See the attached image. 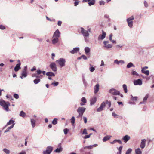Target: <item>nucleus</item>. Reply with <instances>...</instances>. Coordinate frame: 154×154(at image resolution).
Returning a JSON list of instances; mask_svg holds the SVG:
<instances>
[{
	"instance_id": "obj_1",
	"label": "nucleus",
	"mask_w": 154,
	"mask_h": 154,
	"mask_svg": "<svg viewBox=\"0 0 154 154\" xmlns=\"http://www.w3.org/2000/svg\"><path fill=\"white\" fill-rule=\"evenodd\" d=\"M81 32L84 37L85 41L87 42L88 41L87 38L88 37L89 35V34L88 31L84 29L83 28H81Z\"/></svg>"
},
{
	"instance_id": "obj_2",
	"label": "nucleus",
	"mask_w": 154,
	"mask_h": 154,
	"mask_svg": "<svg viewBox=\"0 0 154 154\" xmlns=\"http://www.w3.org/2000/svg\"><path fill=\"white\" fill-rule=\"evenodd\" d=\"M56 62L59 64L60 67H62L65 66L66 60L64 58H60L58 60H56Z\"/></svg>"
},
{
	"instance_id": "obj_3",
	"label": "nucleus",
	"mask_w": 154,
	"mask_h": 154,
	"mask_svg": "<svg viewBox=\"0 0 154 154\" xmlns=\"http://www.w3.org/2000/svg\"><path fill=\"white\" fill-rule=\"evenodd\" d=\"M109 92L114 95H119L120 94L119 91L114 88H112L109 90Z\"/></svg>"
},
{
	"instance_id": "obj_4",
	"label": "nucleus",
	"mask_w": 154,
	"mask_h": 154,
	"mask_svg": "<svg viewBox=\"0 0 154 154\" xmlns=\"http://www.w3.org/2000/svg\"><path fill=\"white\" fill-rule=\"evenodd\" d=\"M134 19V17L132 16L127 19L128 26L131 28L132 27L133 25L132 20Z\"/></svg>"
},
{
	"instance_id": "obj_5",
	"label": "nucleus",
	"mask_w": 154,
	"mask_h": 154,
	"mask_svg": "<svg viewBox=\"0 0 154 154\" xmlns=\"http://www.w3.org/2000/svg\"><path fill=\"white\" fill-rule=\"evenodd\" d=\"M53 150V147L51 146H48L46 149L43 152V154H50Z\"/></svg>"
},
{
	"instance_id": "obj_6",
	"label": "nucleus",
	"mask_w": 154,
	"mask_h": 154,
	"mask_svg": "<svg viewBox=\"0 0 154 154\" xmlns=\"http://www.w3.org/2000/svg\"><path fill=\"white\" fill-rule=\"evenodd\" d=\"M85 109L86 108H85L82 107H79L77 109V112L80 115H83Z\"/></svg>"
},
{
	"instance_id": "obj_7",
	"label": "nucleus",
	"mask_w": 154,
	"mask_h": 154,
	"mask_svg": "<svg viewBox=\"0 0 154 154\" xmlns=\"http://www.w3.org/2000/svg\"><path fill=\"white\" fill-rule=\"evenodd\" d=\"M82 2L88 3L89 6H91L95 4V0H83Z\"/></svg>"
},
{
	"instance_id": "obj_8",
	"label": "nucleus",
	"mask_w": 154,
	"mask_h": 154,
	"mask_svg": "<svg viewBox=\"0 0 154 154\" xmlns=\"http://www.w3.org/2000/svg\"><path fill=\"white\" fill-rule=\"evenodd\" d=\"M133 83L135 85H141L142 84V80L139 79L134 80L133 81Z\"/></svg>"
},
{
	"instance_id": "obj_9",
	"label": "nucleus",
	"mask_w": 154,
	"mask_h": 154,
	"mask_svg": "<svg viewBox=\"0 0 154 154\" xmlns=\"http://www.w3.org/2000/svg\"><path fill=\"white\" fill-rule=\"evenodd\" d=\"M50 67L53 71L56 72L57 71V68L56 65L54 63H51L50 65Z\"/></svg>"
},
{
	"instance_id": "obj_10",
	"label": "nucleus",
	"mask_w": 154,
	"mask_h": 154,
	"mask_svg": "<svg viewBox=\"0 0 154 154\" xmlns=\"http://www.w3.org/2000/svg\"><path fill=\"white\" fill-rule=\"evenodd\" d=\"M103 43L104 45V47L107 49L111 48L112 46V45L111 44H108L109 43L108 41H105L103 42Z\"/></svg>"
},
{
	"instance_id": "obj_11",
	"label": "nucleus",
	"mask_w": 154,
	"mask_h": 154,
	"mask_svg": "<svg viewBox=\"0 0 154 154\" xmlns=\"http://www.w3.org/2000/svg\"><path fill=\"white\" fill-rule=\"evenodd\" d=\"M106 106V103L103 102L100 105V107L97 109V112H100L102 111L103 108Z\"/></svg>"
},
{
	"instance_id": "obj_12",
	"label": "nucleus",
	"mask_w": 154,
	"mask_h": 154,
	"mask_svg": "<svg viewBox=\"0 0 154 154\" xmlns=\"http://www.w3.org/2000/svg\"><path fill=\"white\" fill-rule=\"evenodd\" d=\"M106 33L105 32L102 31V35H100L98 37V40H102L103 39L106 37Z\"/></svg>"
},
{
	"instance_id": "obj_13",
	"label": "nucleus",
	"mask_w": 154,
	"mask_h": 154,
	"mask_svg": "<svg viewBox=\"0 0 154 154\" xmlns=\"http://www.w3.org/2000/svg\"><path fill=\"white\" fill-rule=\"evenodd\" d=\"M130 139V137L128 135H126L123 136L122 138L124 142H127Z\"/></svg>"
},
{
	"instance_id": "obj_14",
	"label": "nucleus",
	"mask_w": 154,
	"mask_h": 154,
	"mask_svg": "<svg viewBox=\"0 0 154 154\" xmlns=\"http://www.w3.org/2000/svg\"><path fill=\"white\" fill-rule=\"evenodd\" d=\"M0 105L3 107L6 105H10V103L8 102H6L4 100H1L0 101Z\"/></svg>"
},
{
	"instance_id": "obj_15",
	"label": "nucleus",
	"mask_w": 154,
	"mask_h": 154,
	"mask_svg": "<svg viewBox=\"0 0 154 154\" xmlns=\"http://www.w3.org/2000/svg\"><path fill=\"white\" fill-rule=\"evenodd\" d=\"M60 33L58 29H57L54 34L53 37L59 38L60 36Z\"/></svg>"
},
{
	"instance_id": "obj_16",
	"label": "nucleus",
	"mask_w": 154,
	"mask_h": 154,
	"mask_svg": "<svg viewBox=\"0 0 154 154\" xmlns=\"http://www.w3.org/2000/svg\"><path fill=\"white\" fill-rule=\"evenodd\" d=\"M146 141V140L145 139H142L141 140V142L140 145V147L142 149H143L145 146V143Z\"/></svg>"
},
{
	"instance_id": "obj_17",
	"label": "nucleus",
	"mask_w": 154,
	"mask_h": 154,
	"mask_svg": "<svg viewBox=\"0 0 154 154\" xmlns=\"http://www.w3.org/2000/svg\"><path fill=\"white\" fill-rule=\"evenodd\" d=\"M79 50V47L74 48L73 50L70 51V53L72 54H74L76 53Z\"/></svg>"
},
{
	"instance_id": "obj_18",
	"label": "nucleus",
	"mask_w": 154,
	"mask_h": 154,
	"mask_svg": "<svg viewBox=\"0 0 154 154\" xmlns=\"http://www.w3.org/2000/svg\"><path fill=\"white\" fill-rule=\"evenodd\" d=\"M97 146V144H95L92 145H90L85 146L83 148L84 149H92L94 147H95Z\"/></svg>"
},
{
	"instance_id": "obj_19",
	"label": "nucleus",
	"mask_w": 154,
	"mask_h": 154,
	"mask_svg": "<svg viewBox=\"0 0 154 154\" xmlns=\"http://www.w3.org/2000/svg\"><path fill=\"white\" fill-rule=\"evenodd\" d=\"M97 101V98L94 97L92 98L91 100L90 104L91 105H94Z\"/></svg>"
},
{
	"instance_id": "obj_20",
	"label": "nucleus",
	"mask_w": 154,
	"mask_h": 154,
	"mask_svg": "<svg viewBox=\"0 0 154 154\" xmlns=\"http://www.w3.org/2000/svg\"><path fill=\"white\" fill-rule=\"evenodd\" d=\"M99 89V85L98 84H97L94 87V93L95 94L97 93Z\"/></svg>"
},
{
	"instance_id": "obj_21",
	"label": "nucleus",
	"mask_w": 154,
	"mask_h": 154,
	"mask_svg": "<svg viewBox=\"0 0 154 154\" xmlns=\"http://www.w3.org/2000/svg\"><path fill=\"white\" fill-rule=\"evenodd\" d=\"M21 63H18L16 65L15 67H14V70L15 71H18L20 69V66Z\"/></svg>"
},
{
	"instance_id": "obj_22",
	"label": "nucleus",
	"mask_w": 154,
	"mask_h": 154,
	"mask_svg": "<svg viewBox=\"0 0 154 154\" xmlns=\"http://www.w3.org/2000/svg\"><path fill=\"white\" fill-rule=\"evenodd\" d=\"M114 63L117 65H119L120 63H121L122 64H123L125 63V62L123 60H120L118 61L117 59L115 60H114Z\"/></svg>"
},
{
	"instance_id": "obj_23",
	"label": "nucleus",
	"mask_w": 154,
	"mask_h": 154,
	"mask_svg": "<svg viewBox=\"0 0 154 154\" xmlns=\"http://www.w3.org/2000/svg\"><path fill=\"white\" fill-rule=\"evenodd\" d=\"M84 50L86 55H88L90 54V49L89 47H85Z\"/></svg>"
},
{
	"instance_id": "obj_24",
	"label": "nucleus",
	"mask_w": 154,
	"mask_h": 154,
	"mask_svg": "<svg viewBox=\"0 0 154 154\" xmlns=\"http://www.w3.org/2000/svg\"><path fill=\"white\" fill-rule=\"evenodd\" d=\"M116 142H118L119 144H121L122 143L121 141L119 139H115L112 142H111L110 143L113 144H115Z\"/></svg>"
},
{
	"instance_id": "obj_25",
	"label": "nucleus",
	"mask_w": 154,
	"mask_h": 154,
	"mask_svg": "<svg viewBox=\"0 0 154 154\" xmlns=\"http://www.w3.org/2000/svg\"><path fill=\"white\" fill-rule=\"evenodd\" d=\"M111 137V136L109 135L106 136L104 137L103 139V141L104 142H106L108 140L110 139Z\"/></svg>"
},
{
	"instance_id": "obj_26",
	"label": "nucleus",
	"mask_w": 154,
	"mask_h": 154,
	"mask_svg": "<svg viewBox=\"0 0 154 154\" xmlns=\"http://www.w3.org/2000/svg\"><path fill=\"white\" fill-rule=\"evenodd\" d=\"M59 41L58 38L53 37V39L52 40V42L53 44H54L58 42Z\"/></svg>"
},
{
	"instance_id": "obj_27",
	"label": "nucleus",
	"mask_w": 154,
	"mask_h": 154,
	"mask_svg": "<svg viewBox=\"0 0 154 154\" xmlns=\"http://www.w3.org/2000/svg\"><path fill=\"white\" fill-rule=\"evenodd\" d=\"M27 72L25 71H22L21 73V76H20L21 79H23V77H26L27 76Z\"/></svg>"
},
{
	"instance_id": "obj_28",
	"label": "nucleus",
	"mask_w": 154,
	"mask_h": 154,
	"mask_svg": "<svg viewBox=\"0 0 154 154\" xmlns=\"http://www.w3.org/2000/svg\"><path fill=\"white\" fill-rule=\"evenodd\" d=\"M46 75L48 76H55V74L52 72H47L46 73Z\"/></svg>"
},
{
	"instance_id": "obj_29",
	"label": "nucleus",
	"mask_w": 154,
	"mask_h": 154,
	"mask_svg": "<svg viewBox=\"0 0 154 154\" xmlns=\"http://www.w3.org/2000/svg\"><path fill=\"white\" fill-rule=\"evenodd\" d=\"M127 68H129L131 67H134L135 66L132 62L129 63L127 65Z\"/></svg>"
},
{
	"instance_id": "obj_30",
	"label": "nucleus",
	"mask_w": 154,
	"mask_h": 154,
	"mask_svg": "<svg viewBox=\"0 0 154 154\" xmlns=\"http://www.w3.org/2000/svg\"><path fill=\"white\" fill-rule=\"evenodd\" d=\"M142 73L145 74L147 76L149 75V70H141Z\"/></svg>"
},
{
	"instance_id": "obj_31",
	"label": "nucleus",
	"mask_w": 154,
	"mask_h": 154,
	"mask_svg": "<svg viewBox=\"0 0 154 154\" xmlns=\"http://www.w3.org/2000/svg\"><path fill=\"white\" fill-rule=\"evenodd\" d=\"M14 121L12 120H10L7 123L6 125L5 126V128L8 125H11V124H14Z\"/></svg>"
},
{
	"instance_id": "obj_32",
	"label": "nucleus",
	"mask_w": 154,
	"mask_h": 154,
	"mask_svg": "<svg viewBox=\"0 0 154 154\" xmlns=\"http://www.w3.org/2000/svg\"><path fill=\"white\" fill-rule=\"evenodd\" d=\"M14 124H13L11 126L8 127L5 131V133H6L9 131V130L11 129L13 127Z\"/></svg>"
},
{
	"instance_id": "obj_33",
	"label": "nucleus",
	"mask_w": 154,
	"mask_h": 154,
	"mask_svg": "<svg viewBox=\"0 0 154 154\" xmlns=\"http://www.w3.org/2000/svg\"><path fill=\"white\" fill-rule=\"evenodd\" d=\"M63 150V149L61 147L59 148H57L54 150V152L57 153H59L61 152Z\"/></svg>"
},
{
	"instance_id": "obj_34",
	"label": "nucleus",
	"mask_w": 154,
	"mask_h": 154,
	"mask_svg": "<svg viewBox=\"0 0 154 154\" xmlns=\"http://www.w3.org/2000/svg\"><path fill=\"white\" fill-rule=\"evenodd\" d=\"M148 95H146L143 98V102H140V104H143V103L144 102H145L146 100H147L148 98Z\"/></svg>"
},
{
	"instance_id": "obj_35",
	"label": "nucleus",
	"mask_w": 154,
	"mask_h": 154,
	"mask_svg": "<svg viewBox=\"0 0 154 154\" xmlns=\"http://www.w3.org/2000/svg\"><path fill=\"white\" fill-rule=\"evenodd\" d=\"M123 89L124 90V92L126 93L128 91L127 89V86L125 84H123L122 85Z\"/></svg>"
},
{
	"instance_id": "obj_36",
	"label": "nucleus",
	"mask_w": 154,
	"mask_h": 154,
	"mask_svg": "<svg viewBox=\"0 0 154 154\" xmlns=\"http://www.w3.org/2000/svg\"><path fill=\"white\" fill-rule=\"evenodd\" d=\"M31 122L32 124V127L33 128H34L35 126V121L34 119H31Z\"/></svg>"
},
{
	"instance_id": "obj_37",
	"label": "nucleus",
	"mask_w": 154,
	"mask_h": 154,
	"mask_svg": "<svg viewBox=\"0 0 154 154\" xmlns=\"http://www.w3.org/2000/svg\"><path fill=\"white\" fill-rule=\"evenodd\" d=\"M135 152L136 154H142V152L139 148L136 149L135 150Z\"/></svg>"
},
{
	"instance_id": "obj_38",
	"label": "nucleus",
	"mask_w": 154,
	"mask_h": 154,
	"mask_svg": "<svg viewBox=\"0 0 154 154\" xmlns=\"http://www.w3.org/2000/svg\"><path fill=\"white\" fill-rule=\"evenodd\" d=\"M131 74L133 76H139V74L135 71H133L131 72Z\"/></svg>"
},
{
	"instance_id": "obj_39",
	"label": "nucleus",
	"mask_w": 154,
	"mask_h": 154,
	"mask_svg": "<svg viewBox=\"0 0 154 154\" xmlns=\"http://www.w3.org/2000/svg\"><path fill=\"white\" fill-rule=\"evenodd\" d=\"M20 116L23 117H24L26 116V114L23 111H20Z\"/></svg>"
},
{
	"instance_id": "obj_40",
	"label": "nucleus",
	"mask_w": 154,
	"mask_h": 154,
	"mask_svg": "<svg viewBox=\"0 0 154 154\" xmlns=\"http://www.w3.org/2000/svg\"><path fill=\"white\" fill-rule=\"evenodd\" d=\"M10 105H6L5 106H3V107L4 109H5L6 111L8 112L9 111V109L8 108V107Z\"/></svg>"
},
{
	"instance_id": "obj_41",
	"label": "nucleus",
	"mask_w": 154,
	"mask_h": 154,
	"mask_svg": "<svg viewBox=\"0 0 154 154\" xmlns=\"http://www.w3.org/2000/svg\"><path fill=\"white\" fill-rule=\"evenodd\" d=\"M40 81V80L39 78H36L34 80V82L35 84H36L39 82Z\"/></svg>"
},
{
	"instance_id": "obj_42",
	"label": "nucleus",
	"mask_w": 154,
	"mask_h": 154,
	"mask_svg": "<svg viewBox=\"0 0 154 154\" xmlns=\"http://www.w3.org/2000/svg\"><path fill=\"white\" fill-rule=\"evenodd\" d=\"M57 118H54L52 121V124L54 125L57 124Z\"/></svg>"
},
{
	"instance_id": "obj_43",
	"label": "nucleus",
	"mask_w": 154,
	"mask_h": 154,
	"mask_svg": "<svg viewBox=\"0 0 154 154\" xmlns=\"http://www.w3.org/2000/svg\"><path fill=\"white\" fill-rule=\"evenodd\" d=\"M90 65L91 66V67L89 68V70L91 72H94L95 70V68L94 67H93V66L91 65L90 64Z\"/></svg>"
},
{
	"instance_id": "obj_44",
	"label": "nucleus",
	"mask_w": 154,
	"mask_h": 154,
	"mask_svg": "<svg viewBox=\"0 0 154 154\" xmlns=\"http://www.w3.org/2000/svg\"><path fill=\"white\" fill-rule=\"evenodd\" d=\"M3 151L6 154H9L10 152L9 150L6 148L4 149Z\"/></svg>"
},
{
	"instance_id": "obj_45",
	"label": "nucleus",
	"mask_w": 154,
	"mask_h": 154,
	"mask_svg": "<svg viewBox=\"0 0 154 154\" xmlns=\"http://www.w3.org/2000/svg\"><path fill=\"white\" fill-rule=\"evenodd\" d=\"M59 84V82H57L54 81V82H53L51 84V85H53L54 86H57Z\"/></svg>"
},
{
	"instance_id": "obj_46",
	"label": "nucleus",
	"mask_w": 154,
	"mask_h": 154,
	"mask_svg": "<svg viewBox=\"0 0 154 154\" xmlns=\"http://www.w3.org/2000/svg\"><path fill=\"white\" fill-rule=\"evenodd\" d=\"M32 77H35L36 78H40V76H39V75H38L37 74V73L33 74L32 75Z\"/></svg>"
},
{
	"instance_id": "obj_47",
	"label": "nucleus",
	"mask_w": 154,
	"mask_h": 154,
	"mask_svg": "<svg viewBox=\"0 0 154 154\" xmlns=\"http://www.w3.org/2000/svg\"><path fill=\"white\" fill-rule=\"evenodd\" d=\"M81 101L82 102L85 103H86V100L85 97H82L81 99Z\"/></svg>"
},
{
	"instance_id": "obj_48",
	"label": "nucleus",
	"mask_w": 154,
	"mask_h": 154,
	"mask_svg": "<svg viewBox=\"0 0 154 154\" xmlns=\"http://www.w3.org/2000/svg\"><path fill=\"white\" fill-rule=\"evenodd\" d=\"M71 123L73 124L75 123V118L74 117L72 116L71 119Z\"/></svg>"
},
{
	"instance_id": "obj_49",
	"label": "nucleus",
	"mask_w": 154,
	"mask_h": 154,
	"mask_svg": "<svg viewBox=\"0 0 154 154\" xmlns=\"http://www.w3.org/2000/svg\"><path fill=\"white\" fill-rule=\"evenodd\" d=\"M132 151V149L131 148H129L127 150L126 153L127 154H129Z\"/></svg>"
},
{
	"instance_id": "obj_50",
	"label": "nucleus",
	"mask_w": 154,
	"mask_h": 154,
	"mask_svg": "<svg viewBox=\"0 0 154 154\" xmlns=\"http://www.w3.org/2000/svg\"><path fill=\"white\" fill-rule=\"evenodd\" d=\"M131 100H135V101L137 100V97H133V96L132 95H131Z\"/></svg>"
},
{
	"instance_id": "obj_51",
	"label": "nucleus",
	"mask_w": 154,
	"mask_h": 154,
	"mask_svg": "<svg viewBox=\"0 0 154 154\" xmlns=\"http://www.w3.org/2000/svg\"><path fill=\"white\" fill-rule=\"evenodd\" d=\"M69 131V130L67 128L64 129L63 130V131H64V134H67Z\"/></svg>"
},
{
	"instance_id": "obj_52",
	"label": "nucleus",
	"mask_w": 154,
	"mask_h": 154,
	"mask_svg": "<svg viewBox=\"0 0 154 154\" xmlns=\"http://www.w3.org/2000/svg\"><path fill=\"white\" fill-rule=\"evenodd\" d=\"M83 134H88L87 130L86 129H84L82 133Z\"/></svg>"
},
{
	"instance_id": "obj_53",
	"label": "nucleus",
	"mask_w": 154,
	"mask_h": 154,
	"mask_svg": "<svg viewBox=\"0 0 154 154\" xmlns=\"http://www.w3.org/2000/svg\"><path fill=\"white\" fill-rule=\"evenodd\" d=\"M106 103L108 104L109 107H110L111 106V103L110 101H109L108 100L106 101Z\"/></svg>"
},
{
	"instance_id": "obj_54",
	"label": "nucleus",
	"mask_w": 154,
	"mask_h": 154,
	"mask_svg": "<svg viewBox=\"0 0 154 154\" xmlns=\"http://www.w3.org/2000/svg\"><path fill=\"white\" fill-rule=\"evenodd\" d=\"M14 97L16 99H17L19 98V95L17 94H15L14 95Z\"/></svg>"
},
{
	"instance_id": "obj_55",
	"label": "nucleus",
	"mask_w": 154,
	"mask_h": 154,
	"mask_svg": "<svg viewBox=\"0 0 154 154\" xmlns=\"http://www.w3.org/2000/svg\"><path fill=\"white\" fill-rule=\"evenodd\" d=\"M38 75H39L42 73V71L40 69H38L36 71Z\"/></svg>"
},
{
	"instance_id": "obj_56",
	"label": "nucleus",
	"mask_w": 154,
	"mask_h": 154,
	"mask_svg": "<svg viewBox=\"0 0 154 154\" xmlns=\"http://www.w3.org/2000/svg\"><path fill=\"white\" fill-rule=\"evenodd\" d=\"M5 29V27L2 25H0V29L2 30H4Z\"/></svg>"
},
{
	"instance_id": "obj_57",
	"label": "nucleus",
	"mask_w": 154,
	"mask_h": 154,
	"mask_svg": "<svg viewBox=\"0 0 154 154\" xmlns=\"http://www.w3.org/2000/svg\"><path fill=\"white\" fill-rule=\"evenodd\" d=\"M83 83H84V85H85V86H86L87 85V83L86 82V81L85 80V79L84 78H83Z\"/></svg>"
},
{
	"instance_id": "obj_58",
	"label": "nucleus",
	"mask_w": 154,
	"mask_h": 154,
	"mask_svg": "<svg viewBox=\"0 0 154 154\" xmlns=\"http://www.w3.org/2000/svg\"><path fill=\"white\" fill-rule=\"evenodd\" d=\"M105 2L103 1H101L99 2V4L100 5H104Z\"/></svg>"
},
{
	"instance_id": "obj_59",
	"label": "nucleus",
	"mask_w": 154,
	"mask_h": 154,
	"mask_svg": "<svg viewBox=\"0 0 154 154\" xmlns=\"http://www.w3.org/2000/svg\"><path fill=\"white\" fill-rule=\"evenodd\" d=\"M81 57L83 58L84 60H86L87 59V57L86 56L83 55L81 56Z\"/></svg>"
},
{
	"instance_id": "obj_60",
	"label": "nucleus",
	"mask_w": 154,
	"mask_h": 154,
	"mask_svg": "<svg viewBox=\"0 0 154 154\" xmlns=\"http://www.w3.org/2000/svg\"><path fill=\"white\" fill-rule=\"evenodd\" d=\"M144 4L145 6L146 7H147L148 6V4L147 3V2L146 1H144Z\"/></svg>"
},
{
	"instance_id": "obj_61",
	"label": "nucleus",
	"mask_w": 154,
	"mask_h": 154,
	"mask_svg": "<svg viewBox=\"0 0 154 154\" xmlns=\"http://www.w3.org/2000/svg\"><path fill=\"white\" fill-rule=\"evenodd\" d=\"M83 120L85 123H86L87 122V118L85 117H83Z\"/></svg>"
},
{
	"instance_id": "obj_62",
	"label": "nucleus",
	"mask_w": 154,
	"mask_h": 154,
	"mask_svg": "<svg viewBox=\"0 0 154 154\" xmlns=\"http://www.w3.org/2000/svg\"><path fill=\"white\" fill-rule=\"evenodd\" d=\"M112 34H111L109 36V40L111 41L112 40Z\"/></svg>"
},
{
	"instance_id": "obj_63",
	"label": "nucleus",
	"mask_w": 154,
	"mask_h": 154,
	"mask_svg": "<svg viewBox=\"0 0 154 154\" xmlns=\"http://www.w3.org/2000/svg\"><path fill=\"white\" fill-rule=\"evenodd\" d=\"M90 135H87L83 137V138L84 139H87L90 138Z\"/></svg>"
},
{
	"instance_id": "obj_64",
	"label": "nucleus",
	"mask_w": 154,
	"mask_h": 154,
	"mask_svg": "<svg viewBox=\"0 0 154 154\" xmlns=\"http://www.w3.org/2000/svg\"><path fill=\"white\" fill-rule=\"evenodd\" d=\"M79 2L78 1H75L74 2V6H77L79 4Z\"/></svg>"
}]
</instances>
